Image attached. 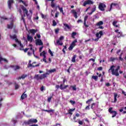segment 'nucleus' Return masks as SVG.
I'll return each mask as SVG.
<instances>
[{
	"label": "nucleus",
	"mask_w": 126,
	"mask_h": 126,
	"mask_svg": "<svg viewBox=\"0 0 126 126\" xmlns=\"http://www.w3.org/2000/svg\"><path fill=\"white\" fill-rule=\"evenodd\" d=\"M121 68L120 65H112L110 66V69L108 70V72L111 73L112 75H115V76H119L120 75V73L119 71Z\"/></svg>",
	"instance_id": "nucleus-1"
},
{
	"label": "nucleus",
	"mask_w": 126,
	"mask_h": 126,
	"mask_svg": "<svg viewBox=\"0 0 126 126\" xmlns=\"http://www.w3.org/2000/svg\"><path fill=\"white\" fill-rule=\"evenodd\" d=\"M10 37L11 39L12 40H15L16 43H18L19 45H20L21 48H23V45L21 43V42H20L18 39H17V36H16V35L14 34L13 35H10Z\"/></svg>",
	"instance_id": "nucleus-2"
},
{
	"label": "nucleus",
	"mask_w": 126,
	"mask_h": 126,
	"mask_svg": "<svg viewBox=\"0 0 126 126\" xmlns=\"http://www.w3.org/2000/svg\"><path fill=\"white\" fill-rule=\"evenodd\" d=\"M38 123V120L36 119H31L27 121H25L24 124L26 125H32V124H36Z\"/></svg>",
	"instance_id": "nucleus-3"
},
{
	"label": "nucleus",
	"mask_w": 126,
	"mask_h": 126,
	"mask_svg": "<svg viewBox=\"0 0 126 126\" xmlns=\"http://www.w3.org/2000/svg\"><path fill=\"white\" fill-rule=\"evenodd\" d=\"M77 43V40L75 39L72 41L71 44H70L69 47L68 48V50L69 51H72V49L74 48L75 46H76V43Z\"/></svg>",
	"instance_id": "nucleus-4"
},
{
	"label": "nucleus",
	"mask_w": 126,
	"mask_h": 126,
	"mask_svg": "<svg viewBox=\"0 0 126 126\" xmlns=\"http://www.w3.org/2000/svg\"><path fill=\"white\" fill-rule=\"evenodd\" d=\"M113 8H114V7H115V8H118V7H119V4L116 3H112L110 5V8L108 9V11H111V10L113 9Z\"/></svg>",
	"instance_id": "nucleus-5"
},
{
	"label": "nucleus",
	"mask_w": 126,
	"mask_h": 126,
	"mask_svg": "<svg viewBox=\"0 0 126 126\" xmlns=\"http://www.w3.org/2000/svg\"><path fill=\"white\" fill-rule=\"evenodd\" d=\"M94 3V2L91 0H87L84 1V2L83 4V6H86L87 4L89 5H91V4H93Z\"/></svg>",
	"instance_id": "nucleus-6"
},
{
	"label": "nucleus",
	"mask_w": 126,
	"mask_h": 126,
	"mask_svg": "<svg viewBox=\"0 0 126 126\" xmlns=\"http://www.w3.org/2000/svg\"><path fill=\"white\" fill-rule=\"evenodd\" d=\"M21 7L22 10L24 11V17H25L26 15L27 16H28V10H27V9L23 5H21Z\"/></svg>",
	"instance_id": "nucleus-7"
},
{
	"label": "nucleus",
	"mask_w": 126,
	"mask_h": 126,
	"mask_svg": "<svg viewBox=\"0 0 126 126\" xmlns=\"http://www.w3.org/2000/svg\"><path fill=\"white\" fill-rule=\"evenodd\" d=\"M106 6V4L103 3H100L98 6V8L101 11H104Z\"/></svg>",
	"instance_id": "nucleus-8"
},
{
	"label": "nucleus",
	"mask_w": 126,
	"mask_h": 126,
	"mask_svg": "<svg viewBox=\"0 0 126 126\" xmlns=\"http://www.w3.org/2000/svg\"><path fill=\"white\" fill-rule=\"evenodd\" d=\"M13 0H8L7 3H8V7L9 9L12 8V4H13Z\"/></svg>",
	"instance_id": "nucleus-9"
},
{
	"label": "nucleus",
	"mask_w": 126,
	"mask_h": 126,
	"mask_svg": "<svg viewBox=\"0 0 126 126\" xmlns=\"http://www.w3.org/2000/svg\"><path fill=\"white\" fill-rule=\"evenodd\" d=\"M35 45L36 46H43V42L40 39H37L35 40Z\"/></svg>",
	"instance_id": "nucleus-10"
},
{
	"label": "nucleus",
	"mask_w": 126,
	"mask_h": 126,
	"mask_svg": "<svg viewBox=\"0 0 126 126\" xmlns=\"http://www.w3.org/2000/svg\"><path fill=\"white\" fill-rule=\"evenodd\" d=\"M103 35V32L100 31L99 32H97L95 34L96 37H97L98 39H100L101 37H102Z\"/></svg>",
	"instance_id": "nucleus-11"
},
{
	"label": "nucleus",
	"mask_w": 126,
	"mask_h": 126,
	"mask_svg": "<svg viewBox=\"0 0 126 126\" xmlns=\"http://www.w3.org/2000/svg\"><path fill=\"white\" fill-rule=\"evenodd\" d=\"M34 78L36 79V80H40L42 79V77L40 74L35 75Z\"/></svg>",
	"instance_id": "nucleus-12"
},
{
	"label": "nucleus",
	"mask_w": 126,
	"mask_h": 126,
	"mask_svg": "<svg viewBox=\"0 0 126 126\" xmlns=\"http://www.w3.org/2000/svg\"><path fill=\"white\" fill-rule=\"evenodd\" d=\"M71 12L72 13H73V14L74 15V17H75V18H77V12L75 11V10L73 9L71 11Z\"/></svg>",
	"instance_id": "nucleus-13"
},
{
	"label": "nucleus",
	"mask_w": 126,
	"mask_h": 126,
	"mask_svg": "<svg viewBox=\"0 0 126 126\" xmlns=\"http://www.w3.org/2000/svg\"><path fill=\"white\" fill-rule=\"evenodd\" d=\"M19 2H22L25 6H28V2L26 1H23L22 0H19Z\"/></svg>",
	"instance_id": "nucleus-14"
},
{
	"label": "nucleus",
	"mask_w": 126,
	"mask_h": 126,
	"mask_svg": "<svg viewBox=\"0 0 126 126\" xmlns=\"http://www.w3.org/2000/svg\"><path fill=\"white\" fill-rule=\"evenodd\" d=\"M40 75L41 76L42 79H44V78H46V77H47V75H49V73L46 72L43 74H40Z\"/></svg>",
	"instance_id": "nucleus-15"
},
{
	"label": "nucleus",
	"mask_w": 126,
	"mask_h": 126,
	"mask_svg": "<svg viewBox=\"0 0 126 126\" xmlns=\"http://www.w3.org/2000/svg\"><path fill=\"white\" fill-rule=\"evenodd\" d=\"M27 40L29 42H32L33 41V37L28 34L27 36Z\"/></svg>",
	"instance_id": "nucleus-16"
},
{
	"label": "nucleus",
	"mask_w": 126,
	"mask_h": 126,
	"mask_svg": "<svg viewBox=\"0 0 126 126\" xmlns=\"http://www.w3.org/2000/svg\"><path fill=\"white\" fill-rule=\"evenodd\" d=\"M56 71H57V69L56 68H53L52 69H50L48 70L47 72L49 73V74H50L51 73L56 72Z\"/></svg>",
	"instance_id": "nucleus-17"
},
{
	"label": "nucleus",
	"mask_w": 126,
	"mask_h": 126,
	"mask_svg": "<svg viewBox=\"0 0 126 126\" xmlns=\"http://www.w3.org/2000/svg\"><path fill=\"white\" fill-rule=\"evenodd\" d=\"M17 122V121H16V120H15L14 118H13L11 121V123L13 124V125H12V126H15V124H16Z\"/></svg>",
	"instance_id": "nucleus-18"
},
{
	"label": "nucleus",
	"mask_w": 126,
	"mask_h": 126,
	"mask_svg": "<svg viewBox=\"0 0 126 126\" xmlns=\"http://www.w3.org/2000/svg\"><path fill=\"white\" fill-rule=\"evenodd\" d=\"M103 24H104L103 21H100L96 24V26H101V25H103Z\"/></svg>",
	"instance_id": "nucleus-19"
},
{
	"label": "nucleus",
	"mask_w": 126,
	"mask_h": 126,
	"mask_svg": "<svg viewBox=\"0 0 126 126\" xmlns=\"http://www.w3.org/2000/svg\"><path fill=\"white\" fill-rule=\"evenodd\" d=\"M3 61L5 63H8V61L7 60L2 58L1 56H0V63H1V61Z\"/></svg>",
	"instance_id": "nucleus-20"
},
{
	"label": "nucleus",
	"mask_w": 126,
	"mask_h": 126,
	"mask_svg": "<svg viewBox=\"0 0 126 126\" xmlns=\"http://www.w3.org/2000/svg\"><path fill=\"white\" fill-rule=\"evenodd\" d=\"M13 67L14 70H18V69H20L21 68L20 66L19 65L13 66Z\"/></svg>",
	"instance_id": "nucleus-21"
},
{
	"label": "nucleus",
	"mask_w": 126,
	"mask_h": 126,
	"mask_svg": "<svg viewBox=\"0 0 126 126\" xmlns=\"http://www.w3.org/2000/svg\"><path fill=\"white\" fill-rule=\"evenodd\" d=\"M42 111L44 112H47V113H50V112H52L53 113V112H55L54 110L51 109V110H45V109H42Z\"/></svg>",
	"instance_id": "nucleus-22"
},
{
	"label": "nucleus",
	"mask_w": 126,
	"mask_h": 126,
	"mask_svg": "<svg viewBox=\"0 0 126 126\" xmlns=\"http://www.w3.org/2000/svg\"><path fill=\"white\" fill-rule=\"evenodd\" d=\"M46 52H45V51H44L40 53V57H42V56H43V58H46Z\"/></svg>",
	"instance_id": "nucleus-23"
},
{
	"label": "nucleus",
	"mask_w": 126,
	"mask_h": 126,
	"mask_svg": "<svg viewBox=\"0 0 126 126\" xmlns=\"http://www.w3.org/2000/svg\"><path fill=\"white\" fill-rule=\"evenodd\" d=\"M12 27H13V23H11L10 24V25H7V28H8V29H12Z\"/></svg>",
	"instance_id": "nucleus-24"
},
{
	"label": "nucleus",
	"mask_w": 126,
	"mask_h": 126,
	"mask_svg": "<svg viewBox=\"0 0 126 126\" xmlns=\"http://www.w3.org/2000/svg\"><path fill=\"white\" fill-rule=\"evenodd\" d=\"M30 32H31V33H32V35H34L35 33H36L37 32V30H34V29H32V30H30Z\"/></svg>",
	"instance_id": "nucleus-25"
},
{
	"label": "nucleus",
	"mask_w": 126,
	"mask_h": 126,
	"mask_svg": "<svg viewBox=\"0 0 126 126\" xmlns=\"http://www.w3.org/2000/svg\"><path fill=\"white\" fill-rule=\"evenodd\" d=\"M76 55H74L72 58L71 62L72 63H75V59H76Z\"/></svg>",
	"instance_id": "nucleus-26"
},
{
	"label": "nucleus",
	"mask_w": 126,
	"mask_h": 126,
	"mask_svg": "<svg viewBox=\"0 0 126 126\" xmlns=\"http://www.w3.org/2000/svg\"><path fill=\"white\" fill-rule=\"evenodd\" d=\"M25 77H27V75H23L21 77H19L18 79H24Z\"/></svg>",
	"instance_id": "nucleus-27"
},
{
	"label": "nucleus",
	"mask_w": 126,
	"mask_h": 126,
	"mask_svg": "<svg viewBox=\"0 0 126 126\" xmlns=\"http://www.w3.org/2000/svg\"><path fill=\"white\" fill-rule=\"evenodd\" d=\"M111 114H112V118H115L118 113H117V111H113Z\"/></svg>",
	"instance_id": "nucleus-28"
},
{
	"label": "nucleus",
	"mask_w": 126,
	"mask_h": 126,
	"mask_svg": "<svg viewBox=\"0 0 126 126\" xmlns=\"http://www.w3.org/2000/svg\"><path fill=\"white\" fill-rule=\"evenodd\" d=\"M114 103H116L117 102V97H118V94L114 93Z\"/></svg>",
	"instance_id": "nucleus-29"
},
{
	"label": "nucleus",
	"mask_w": 126,
	"mask_h": 126,
	"mask_svg": "<svg viewBox=\"0 0 126 126\" xmlns=\"http://www.w3.org/2000/svg\"><path fill=\"white\" fill-rule=\"evenodd\" d=\"M27 97V94H23L22 95H21V99H22V100H23V99H25V98Z\"/></svg>",
	"instance_id": "nucleus-30"
},
{
	"label": "nucleus",
	"mask_w": 126,
	"mask_h": 126,
	"mask_svg": "<svg viewBox=\"0 0 126 126\" xmlns=\"http://www.w3.org/2000/svg\"><path fill=\"white\" fill-rule=\"evenodd\" d=\"M57 45H59L60 46H63V42H62V41H61V40H58L57 41Z\"/></svg>",
	"instance_id": "nucleus-31"
},
{
	"label": "nucleus",
	"mask_w": 126,
	"mask_h": 126,
	"mask_svg": "<svg viewBox=\"0 0 126 126\" xmlns=\"http://www.w3.org/2000/svg\"><path fill=\"white\" fill-rule=\"evenodd\" d=\"M59 9L60 11V12H62L63 15H64V13H63V7H60L59 6H58Z\"/></svg>",
	"instance_id": "nucleus-32"
},
{
	"label": "nucleus",
	"mask_w": 126,
	"mask_h": 126,
	"mask_svg": "<svg viewBox=\"0 0 126 126\" xmlns=\"http://www.w3.org/2000/svg\"><path fill=\"white\" fill-rule=\"evenodd\" d=\"M117 23H118V21H115L113 22V26H115V27L118 28L119 27V26L117 25Z\"/></svg>",
	"instance_id": "nucleus-33"
},
{
	"label": "nucleus",
	"mask_w": 126,
	"mask_h": 126,
	"mask_svg": "<svg viewBox=\"0 0 126 126\" xmlns=\"http://www.w3.org/2000/svg\"><path fill=\"white\" fill-rule=\"evenodd\" d=\"M30 50H31V52H32V51L33 56H34V57H35L36 58V59H40L39 58V57L35 55V54H34V50H32V48H31Z\"/></svg>",
	"instance_id": "nucleus-34"
},
{
	"label": "nucleus",
	"mask_w": 126,
	"mask_h": 126,
	"mask_svg": "<svg viewBox=\"0 0 126 126\" xmlns=\"http://www.w3.org/2000/svg\"><path fill=\"white\" fill-rule=\"evenodd\" d=\"M116 60H118V58L111 57L109 59V61H110V62H114V61H116Z\"/></svg>",
	"instance_id": "nucleus-35"
},
{
	"label": "nucleus",
	"mask_w": 126,
	"mask_h": 126,
	"mask_svg": "<svg viewBox=\"0 0 126 126\" xmlns=\"http://www.w3.org/2000/svg\"><path fill=\"white\" fill-rule=\"evenodd\" d=\"M51 6L52 7V8H54V7L56 6V4H55L54 1H51Z\"/></svg>",
	"instance_id": "nucleus-36"
},
{
	"label": "nucleus",
	"mask_w": 126,
	"mask_h": 126,
	"mask_svg": "<svg viewBox=\"0 0 126 126\" xmlns=\"http://www.w3.org/2000/svg\"><path fill=\"white\" fill-rule=\"evenodd\" d=\"M92 78H93V79H94L95 81H97V80L98 79V76H93Z\"/></svg>",
	"instance_id": "nucleus-37"
},
{
	"label": "nucleus",
	"mask_w": 126,
	"mask_h": 126,
	"mask_svg": "<svg viewBox=\"0 0 126 126\" xmlns=\"http://www.w3.org/2000/svg\"><path fill=\"white\" fill-rule=\"evenodd\" d=\"M123 55V53H122L119 57V60L120 61H121L122 62H123L124 61V59H123V58H122V56Z\"/></svg>",
	"instance_id": "nucleus-38"
},
{
	"label": "nucleus",
	"mask_w": 126,
	"mask_h": 126,
	"mask_svg": "<svg viewBox=\"0 0 126 126\" xmlns=\"http://www.w3.org/2000/svg\"><path fill=\"white\" fill-rule=\"evenodd\" d=\"M117 34H118V35H117V37L118 38H120V37H121V36H122L123 33L122 32H120Z\"/></svg>",
	"instance_id": "nucleus-39"
},
{
	"label": "nucleus",
	"mask_w": 126,
	"mask_h": 126,
	"mask_svg": "<svg viewBox=\"0 0 126 126\" xmlns=\"http://www.w3.org/2000/svg\"><path fill=\"white\" fill-rule=\"evenodd\" d=\"M92 101H93V99L91 98L86 101V103L88 104L89 103V105H90V102H92Z\"/></svg>",
	"instance_id": "nucleus-40"
},
{
	"label": "nucleus",
	"mask_w": 126,
	"mask_h": 126,
	"mask_svg": "<svg viewBox=\"0 0 126 126\" xmlns=\"http://www.w3.org/2000/svg\"><path fill=\"white\" fill-rule=\"evenodd\" d=\"M63 26L66 28H67L68 29H70V27H69V26H68V25L66 24H63Z\"/></svg>",
	"instance_id": "nucleus-41"
},
{
	"label": "nucleus",
	"mask_w": 126,
	"mask_h": 126,
	"mask_svg": "<svg viewBox=\"0 0 126 126\" xmlns=\"http://www.w3.org/2000/svg\"><path fill=\"white\" fill-rule=\"evenodd\" d=\"M76 32H73L72 33V34H71V37H72V38H74V36H76Z\"/></svg>",
	"instance_id": "nucleus-42"
},
{
	"label": "nucleus",
	"mask_w": 126,
	"mask_h": 126,
	"mask_svg": "<svg viewBox=\"0 0 126 126\" xmlns=\"http://www.w3.org/2000/svg\"><path fill=\"white\" fill-rule=\"evenodd\" d=\"M48 52L52 57H54V54H53V52H52L51 49H49Z\"/></svg>",
	"instance_id": "nucleus-43"
},
{
	"label": "nucleus",
	"mask_w": 126,
	"mask_h": 126,
	"mask_svg": "<svg viewBox=\"0 0 126 126\" xmlns=\"http://www.w3.org/2000/svg\"><path fill=\"white\" fill-rule=\"evenodd\" d=\"M112 110H113V108H112V107L109 108V109H108V111H109V113H110V114H112L113 113V112L114 111H112Z\"/></svg>",
	"instance_id": "nucleus-44"
},
{
	"label": "nucleus",
	"mask_w": 126,
	"mask_h": 126,
	"mask_svg": "<svg viewBox=\"0 0 126 126\" xmlns=\"http://www.w3.org/2000/svg\"><path fill=\"white\" fill-rule=\"evenodd\" d=\"M69 102L70 104H71V105H74L75 104V101L71 100H70Z\"/></svg>",
	"instance_id": "nucleus-45"
},
{
	"label": "nucleus",
	"mask_w": 126,
	"mask_h": 126,
	"mask_svg": "<svg viewBox=\"0 0 126 126\" xmlns=\"http://www.w3.org/2000/svg\"><path fill=\"white\" fill-rule=\"evenodd\" d=\"M18 88H19V85H18L17 84H15V89L17 90Z\"/></svg>",
	"instance_id": "nucleus-46"
},
{
	"label": "nucleus",
	"mask_w": 126,
	"mask_h": 126,
	"mask_svg": "<svg viewBox=\"0 0 126 126\" xmlns=\"http://www.w3.org/2000/svg\"><path fill=\"white\" fill-rule=\"evenodd\" d=\"M90 104H89L86 108L85 110H90Z\"/></svg>",
	"instance_id": "nucleus-47"
},
{
	"label": "nucleus",
	"mask_w": 126,
	"mask_h": 126,
	"mask_svg": "<svg viewBox=\"0 0 126 126\" xmlns=\"http://www.w3.org/2000/svg\"><path fill=\"white\" fill-rule=\"evenodd\" d=\"M20 50H23L24 51L25 53H26V52H27V51H28V50H29V49L26 48L25 49H23L20 48Z\"/></svg>",
	"instance_id": "nucleus-48"
},
{
	"label": "nucleus",
	"mask_w": 126,
	"mask_h": 126,
	"mask_svg": "<svg viewBox=\"0 0 126 126\" xmlns=\"http://www.w3.org/2000/svg\"><path fill=\"white\" fill-rule=\"evenodd\" d=\"M53 26H56V25H57V22H55V20L53 21Z\"/></svg>",
	"instance_id": "nucleus-49"
},
{
	"label": "nucleus",
	"mask_w": 126,
	"mask_h": 126,
	"mask_svg": "<svg viewBox=\"0 0 126 126\" xmlns=\"http://www.w3.org/2000/svg\"><path fill=\"white\" fill-rule=\"evenodd\" d=\"M85 122H86L87 123V124H89L90 123V122L87 118L85 119Z\"/></svg>",
	"instance_id": "nucleus-50"
},
{
	"label": "nucleus",
	"mask_w": 126,
	"mask_h": 126,
	"mask_svg": "<svg viewBox=\"0 0 126 126\" xmlns=\"http://www.w3.org/2000/svg\"><path fill=\"white\" fill-rule=\"evenodd\" d=\"M78 124H79V125H83V121H80V120H79V121H78Z\"/></svg>",
	"instance_id": "nucleus-51"
},
{
	"label": "nucleus",
	"mask_w": 126,
	"mask_h": 126,
	"mask_svg": "<svg viewBox=\"0 0 126 126\" xmlns=\"http://www.w3.org/2000/svg\"><path fill=\"white\" fill-rule=\"evenodd\" d=\"M43 62H44V63H48V62H47V60H46V57H43Z\"/></svg>",
	"instance_id": "nucleus-52"
},
{
	"label": "nucleus",
	"mask_w": 126,
	"mask_h": 126,
	"mask_svg": "<svg viewBox=\"0 0 126 126\" xmlns=\"http://www.w3.org/2000/svg\"><path fill=\"white\" fill-rule=\"evenodd\" d=\"M92 11L93 12H94V11H96V6H95L94 7L92 10Z\"/></svg>",
	"instance_id": "nucleus-53"
},
{
	"label": "nucleus",
	"mask_w": 126,
	"mask_h": 126,
	"mask_svg": "<svg viewBox=\"0 0 126 126\" xmlns=\"http://www.w3.org/2000/svg\"><path fill=\"white\" fill-rule=\"evenodd\" d=\"M63 84H61L60 86V89H61V90H63Z\"/></svg>",
	"instance_id": "nucleus-54"
},
{
	"label": "nucleus",
	"mask_w": 126,
	"mask_h": 126,
	"mask_svg": "<svg viewBox=\"0 0 126 126\" xmlns=\"http://www.w3.org/2000/svg\"><path fill=\"white\" fill-rule=\"evenodd\" d=\"M1 101H2V98H0V108H1V106L2 105V104L1 103Z\"/></svg>",
	"instance_id": "nucleus-55"
},
{
	"label": "nucleus",
	"mask_w": 126,
	"mask_h": 126,
	"mask_svg": "<svg viewBox=\"0 0 126 126\" xmlns=\"http://www.w3.org/2000/svg\"><path fill=\"white\" fill-rule=\"evenodd\" d=\"M29 66H32V67H35V66L33 65V64L31 63L29 64L28 67H29Z\"/></svg>",
	"instance_id": "nucleus-56"
},
{
	"label": "nucleus",
	"mask_w": 126,
	"mask_h": 126,
	"mask_svg": "<svg viewBox=\"0 0 126 126\" xmlns=\"http://www.w3.org/2000/svg\"><path fill=\"white\" fill-rule=\"evenodd\" d=\"M88 18V16H86L84 18V21L86 22V20H87V19Z\"/></svg>",
	"instance_id": "nucleus-57"
},
{
	"label": "nucleus",
	"mask_w": 126,
	"mask_h": 126,
	"mask_svg": "<svg viewBox=\"0 0 126 126\" xmlns=\"http://www.w3.org/2000/svg\"><path fill=\"white\" fill-rule=\"evenodd\" d=\"M64 37L63 36H61L60 37V41H62V40H63V38Z\"/></svg>",
	"instance_id": "nucleus-58"
},
{
	"label": "nucleus",
	"mask_w": 126,
	"mask_h": 126,
	"mask_svg": "<svg viewBox=\"0 0 126 126\" xmlns=\"http://www.w3.org/2000/svg\"><path fill=\"white\" fill-rule=\"evenodd\" d=\"M51 100H52V97H50L48 98V101L49 102H51Z\"/></svg>",
	"instance_id": "nucleus-59"
},
{
	"label": "nucleus",
	"mask_w": 126,
	"mask_h": 126,
	"mask_svg": "<svg viewBox=\"0 0 126 126\" xmlns=\"http://www.w3.org/2000/svg\"><path fill=\"white\" fill-rule=\"evenodd\" d=\"M92 61V62H93L94 63V62H95V59H93V58H91L89 60V61Z\"/></svg>",
	"instance_id": "nucleus-60"
},
{
	"label": "nucleus",
	"mask_w": 126,
	"mask_h": 126,
	"mask_svg": "<svg viewBox=\"0 0 126 126\" xmlns=\"http://www.w3.org/2000/svg\"><path fill=\"white\" fill-rule=\"evenodd\" d=\"M102 69H103V67H99L97 68V70H102Z\"/></svg>",
	"instance_id": "nucleus-61"
},
{
	"label": "nucleus",
	"mask_w": 126,
	"mask_h": 126,
	"mask_svg": "<svg viewBox=\"0 0 126 126\" xmlns=\"http://www.w3.org/2000/svg\"><path fill=\"white\" fill-rule=\"evenodd\" d=\"M122 94H124V95L126 96V92L125 91L122 90Z\"/></svg>",
	"instance_id": "nucleus-62"
},
{
	"label": "nucleus",
	"mask_w": 126,
	"mask_h": 126,
	"mask_svg": "<svg viewBox=\"0 0 126 126\" xmlns=\"http://www.w3.org/2000/svg\"><path fill=\"white\" fill-rule=\"evenodd\" d=\"M59 15V12H57L56 14H55V17L57 18L58 17V16Z\"/></svg>",
	"instance_id": "nucleus-63"
},
{
	"label": "nucleus",
	"mask_w": 126,
	"mask_h": 126,
	"mask_svg": "<svg viewBox=\"0 0 126 126\" xmlns=\"http://www.w3.org/2000/svg\"><path fill=\"white\" fill-rule=\"evenodd\" d=\"M29 126H38V124L32 125H30Z\"/></svg>",
	"instance_id": "nucleus-64"
}]
</instances>
